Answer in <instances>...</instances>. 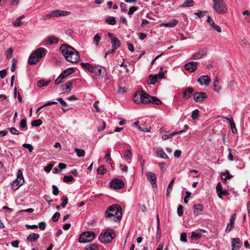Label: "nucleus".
<instances>
[{"mask_svg": "<svg viewBox=\"0 0 250 250\" xmlns=\"http://www.w3.org/2000/svg\"><path fill=\"white\" fill-rule=\"evenodd\" d=\"M111 43L112 47L114 48V49H117L121 45L120 41L116 37L115 38H113V39L111 40Z\"/></svg>", "mask_w": 250, "mask_h": 250, "instance_id": "34", "label": "nucleus"}, {"mask_svg": "<svg viewBox=\"0 0 250 250\" xmlns=\"http://www.w3.org/2000/svg\"><path fill=\"white\" fill-rule=\"evenodd\" d=\"M95 237L94 232L91 231H85L82 233L79 238V242L81 243H85L92 241Z\"/></svg>", "mask_w": 250, "mask_h": 250, "instance_id": "9", "label": "nucleus"}, {"mask_svg": "<svg viewBox=\"0 0 250 250\" xmlns=\"http://www.w3.org/2000/svg\"><path fill=\"white\" fill-rule=\"evenodd\" d=\"M148 99H149V101H148V104L152 103L156 105H160L162 104V102L158 98L156 97L151 96L148 95Z\"/></svg>", "mask_w": 250, "mask_h": 250, "instance_id": "23", "label": "nucleus"}, {"mask_svg": "<svg viewBox=\"0 0 250 250\" xmlns=\"http://www.w3.org/2000/svg\"><path fill=\"white\" fill-rule=\"evenodd\" d=\"M6 70L5 69H3L0 71V77L1 79H3L6 76Z\"/></svg>", "mask_w": 250, "mask_h": 250, "instance_id": "63", "label": "nucleus"}, {"mask_svg": "<svg viewBox=\"0 0 250 250\" xmlns=\"http://www.w3.org/2000/svg\"><path fill=\"white\" fill-rule=\"evenodd\" d=\"M57 101L63 106H66L67 104L63 100L62 98H58L57 99Z\"/></svg>", "mask_w": 250, "mask_h": 250, "instance_id": "62", "label": "nucleus"}, {"mask_svg": "<svg viewBox=\"0 0 250 250\" xmlns=\"http://www.w3.org/2000/svg\"><path fill=\"white\" fill-rule=\"evenodd\" d=\"M62 202L61 206L62 208H64L68 203L67 197L65 195H63L62 198Z\"/></svg>", "mask_w": 250, "mask_h": 250, "instance_id": "44", "label": "nucleus"}, {"mask_svg": "<svg viewBox=\"0 0 250 250\" xmlns=\"http://www.w3.org/2000/svg\"><path fill=\"white\" fill-rule=\"evenodd\" d=\"M197 66V62H191L185 65V68L189 72H193L195 71Z\"/></svg>", "mask_w": 250, "mask_h": 250, "instance_id": "15", "label": "nucleus"}, {"mask_svg": "<svg viewBox=\"0 0 250 250\" xmlns=\"http://www.w3.org/2000/svg\"><path fill=\"white\" fill-rule=\"evenodd\" d=\"M48 84V82L44 81V80L40 81L38 83V85L39 87H43L44 86H46Z\"/></svg>", "mask_w": 250, "mask_h": 250, "instance_id": "51", "label": "nucleus"}, {"mask_svg": "<svg viewBox=\"0 0 250 250\" xmlns=\"http://www.w3.org/2000/svg\"><path fill=\"white\" fill-rule=\"evenodd\" d=\"M52 188H53V194L54 195H57L59 193V190L57 187L55 185L52 186Z\"/></svg>", "mask_w": 250, "mask_h": 250, "instance_id": "58", "label": "nucleus"}, {"mask_svg": "<svg viewBox=\"0 0 250 250\" xmlns=\"http://www.w3.org/2000/svg\"><path fill=\"white\" fill-rule=\"evenodd\" d=\"M206 54V51L205 50H199L198 52L194 54L191 57L192 59L198 60Z\"/></svg>", "mask_w": 250, "mask_h": 250, "instance_id": "24", "label": "nucleus"}, {"mask_svg": "<svg viewBox=\"0 0 250 250\" xmlns=\"http://www.w3.org/2000/svg\"><path fill=\"white\" fill-rule=\"evenodd\" d=\"M115 236L114 231L112 229H108L100 234L99 239L102 243H108L111 242Z\"/></svg>", "mask_w": 250, "mask_h": 250, "instance_id": "6", "label": "nucleus"}, {"mask_svg": "<svg viewBox=\"0 0 250 250\" xmlns=\"http://www.w3.org/2000/svg\"><path fill=\"white\" fill-rule=\"evenodd\" d=\"M225 118L229 122L232 132L234 134L236 133L237 132V130L233 118L231 117H225Z\"/></svg>", "mask_w": 250, "mask_h": 250, "instance_id": "21", "label": "nucleus"}, {"mask_svg": "<svg viewBox=\"0 0 250 250\" xmlns=\"http://www.w3.org/2000/svg\"><path fill=\"white\" fill-rule=\"evenodd\" d=\"M60 214L58 212H55L52 217V219L54 222H56L59 220Z\"/></svg>", "mask_w": 250, "mask_h": 250, "instance_id": "49", "label": "nucleus"}, {"mask_svg": "<svg viewBox=\"0 0 250 250\" xmlns=\"http://www.w3.org/2000/svg\"><path fill=\"white\" fill-rule=\"evenodd\" d=\"M60 50L62 53L66 61L71 63H77L80 61L79 53L73 47L66 44H62Z\"/></svg>", "mask_w": 250, "mask_h": 250, "instance_id": "1", "label": "nucleus"}, {"mask_svg": "<svg viewBox=\"0 0 250 250\" xmlns=\"http://www.w3.org/2000/svg\"><path fill=\"white\" fill-rule=\"evenodd\" d=\"M74 180V178H73V177L71 175H69V176H64L63 177V181L65 183H68V182H72V181H73Z\"/></svg>", "mask_w": 250, "mask_h": 250, "instance_id": "46", "label": "nucleus"}, {"mask_svg": "<svg viewBox=\"0 0 250 250\" xmlns=\"http://www.w3.org/2000/svg\"><path fill=\"white\" fill-rule=\"evenodd\" d=\"M46 50L43 47H40L33 52L30 56L28 63L30 65L36 64L41 59L46 53Z\"/></svg>", "mask_w": 250, "mask_h": 250, "instance_id": "3", "label": "nucleus"}, {"mask_svg": "<svg viewBox=\"0 0 250 250\" xmlns=\"http://www.w3.org/2000/svg\"><path fill=\"white\" fill-rule=\"evenodd\" d=\"M221 88V85L219 84L218 79L216 77L213 83V90L215 92L219 93Z\"/></svg>", "mask_w": 250, "mask_h": 250, "instance_id": "27", "label": "nucleus"}, {"mask_svg": "<svg viewBox=\"0 0 250 250\" xmlns=\"http://www.w3.org/2000/svg\"><path fill=\"white\" fill-rule=\"evenodd\" d=\"M138 129L141 131L149 132L150 131V127H142L140 126H139Z\"/></svg>", "mask_w": 250, "mask_h": 250, "instance_id": "57", "label": "nucleus"}, {"mask_svg": "<svg viewBox=\"0 0 250 250\" xmlns=\"http://www.w3.org/2000/svg\"><path fill=\"white\" fill-rule=\"evenodd\" d=\"M75 151L79 157H82L85 155V151L83 149L76 148L75 149Z\"/></svg>", "mask_w": 250, "mask_h": 250, "instance_id": "39", "label": "nucleus"}, {"mask_svg": "<svg viewBox=\"0 0 250 250\" xmlns=\"http://www.w3.org/2000/svg\"><path fill=\"white\" fill-rule=\"evenodd\" d=\"M207 21L209 22L210 25L212 26V27L214 29L216 30L217 32H222L221 27L216 24L209 16H208Z\"/></svg>", "mask_w": 250, "mask_h": 250, "instance_id": "20", "label": "nucleus"}, {"mask_svg": "<svg viewBox=\"0 0 250 250\" xmlns=\"http://www.w3.org/2000/svg\"><path fill=\"white\" fill-rule=\"evenodd\" d=\"M125 154L124 155V159L127 164L131 163V160L132 157V153L131 150H127L125 151Z\"/></svg>", "mask_w": 250, "mask_h": 250, "instance_id": "22", "label": "nucleus"}, {"mask_svg": "<svg viewBox=\"0 0 250 250\" xmlns=\"http://www.w3.org/2000/svg\"><path fill=\"white\" fill-rule=\"evenodd\" d=\"M53 165L52 164H49L44 168V171L46 172H49L52 169Z\"/></svg>", "mask_w": 250, "mask_h": 250, "instance_id": "61", "label": "nucleus"}, {"mask_svg": "<svg viewBox=\"0 0 250 250\" xmlns=\"http://www.w3.org/2000/svg\"><path fill=\"white\" fill-rule=\"evenodd\" d=\"M82 67L86 69L89 72L93 73L95 76H100L102 74V69L98 65L81 62Z\"/></svg>", "mask_w": 250, "mask_h": 250, "instance_id": "5", "label": "nucleus"}, {"mask_svg": "<svg viewBox=\"0 0 250 250\" xmlns=\"http://www.w3.org/2000/svg\"><path fill=\"white\" fill-rule=\"evenodd\" d=\"M146 177L149 182L152 185L153 188H157L156 176L155 173L148 171L146 173Z\"/></svg>", "mask_w": 250, "mask_h": 250, "instance_id": "12", "label": "nucleus"}, {"mask_svg": "<svg viewBox=\"0 0 250 250\" xmlns=\"http://www.w3.org/2000/svg\"><path fill=\"white\" fill-rule=\"evenodd\" d=\"M22 146L26 148H27L30 152H31L33 150V147L31 144H24Z\"/></svg>", "mask_w": 250, "mask_h": 250, "instance_id": "54", "label": "nucleus"}, {"mask_svg": "<svg viewBox=\"0 0 250 250\" xmlns=\"http://www.w3.org/2000/svg\"><path fill=\"white\" fill-rule=\"evenodd\" d=\"M20 126L22 128H25L27 126L26 119H23L20 123Z\"/></svg>", "mask_w": 250, "mask_h": 250, "instance_id": "59", "label": "nucleus"}, {"mask_svg": "<svg viewBox=\"0 0 250 250\" xmlns=\"http://www.w3.org/2000/svg\"><path fill=\"white\" fill-rule=\"evenodd\" d=\"M99 248L98 246L95 244H92L89 246L85 248V250H98Z\"/></svg>", "mask_w": 250, "mask_h": 250, "instance_id": "42", "label": "nucleus"}, {"mask_svg": "<svg viewBox=\"0 0 250 250\" xmlns=\"http://www.w3.org/2000/svg\"><path fill=\"white\" fill-rule=\"evenodd\" d=\"M194 1L192 0H186L184 3L181 5V7H190L193 5Z\"/></svg>", "mask_w": 250, "mask_h": 250, "instance_id": "38", "label": "nucleus"}, {"mask_svg": "<svg viewBox=\"0 0 250 250\" xmlns=\"http://www.w3.org/2000/svg\"><path fill=\"white\" fill-rule=\"evenodd\" d=\"M157 79L158 77L157 75H155L154 76H150V83L155 84L157 83Z\"/></svg>", "mask_w": 250, "mask_h": 250, "instance_id": "47", "label": "nucleus"}, {"mask_svg": "<svg viewBox=\"0 0 250 250\" xmlns=\"http://www.w3.org/2000/svg\"><path fill=\"white\" fill-rule=\"evenodd\" d=\"M121 210V207L118 205H113L109 207L105 212L106 218L115 222H119L122 218Z\"/></svg>", "mask_w": 250, "mask_h": 250, "instance_id": "2", "label": "nucleus"}, {"mask_svg": "<svg viewBox=\"0 0 250 250\" xmlns=\"http://www.w3.org/2000/svg\"><path fill=\"white\" fill-rule=\"evenodd\" d=\"M102 37V34L101 33H98L94 36L93 39V42L96 46H98L99 42L101 39Z\"/></svg>", "mask_w": 250, "mask_h": 250, "instance_id": "35", "label": "nucleus"}, {"mask_svg": "<svg viewBox=\"0 0 250 250\" xmlns=\"http://www.w3.org/2000/svg\"><path fill=\"white\" fill-rule=\"evenodd\" d=\"M110 186L111 188L115 189H121L124 187V183L122 180L114 179L111 181Z\"/></svg>", "mask_w": 250, "mask_h": 250, "instance_id": "11", "label": "nucleus"}, {"mask_svg": "<svg viewBox=\"0 0 250 250\" xmlns=\"http://www.w3.org/2000/svg\"><path fill=\"white\" fill-rule=\"evenodd\" d=\"M202 237V234L199 232H192L191 235L192 239L198 240Z\"/></svg>", "mask_w": 250, "mask_h": 250, "instance_id": "40", "label": "nucleus"}, {"mask_svg": "<svg viewBox=\"0 0 250 250\" xmlns=\"http://www.w3.org/2000/svg\"><path fill=\"white\" fill-rule=\"evenodd\" d=\"M52 12L54 17L68 16L70 14V12L69 11H65L61 10H56Z\"/></svg>", "mask_w": 250, "mask_h": 250, "instance_id": "17", "label": "nucleus"}, {"mask_svg": "<svg viewBox=\"0 0 250 250\" xmlns=\"http://www.w3.org/2000/svg\"><path fill=\"white\" fill-rule=\"evenodd\" d=\"M105 22L110 25H115L116 23V21L114 17L109 16L105 20Z\"/></svg>", "mask_w": 250, "mask_h": 250, "instance_id": "36", "label": "nucleus"}, {"mask_svg": "<svg viewBox=\"0 0 250 250\" xmlns=\"http://www.w3.org/2000/svg\"><path fill=\"white\" fill-rule=\"evenodd\" d=\"M213 8L219 14H224L227 12V5L224 0H212Z\"/></svg>", "mask_w": 250, "mask_h": 250, "instance_id": "4", "label": "nucleus"}, {"mask_svg": "<svg viewBox=\"0 0 250 250\" xmlns=\"http://www.w3.org/2000/svg\"><path fill=\"white\" fill-rule=\"evenodd\" d=\"M106 168H104V166H100L97 169V172L99 174H104L106 172Z\"/></svg>", "mask_w": 250, "mask_h": 250, "instance_id": "45", "label": "nucleus"}, {"mask_svg": "<svg viewBox=\"0 0 250 250\" xmlns=\"http://www.w3.org/2000/svg\"><path fill=\"white\" fill-rule=\"evenodd\" d=\"M104 159L107 162L111 160L110 151L109 150L106 151Z\"/></svg>", "mask_w": 250, "mask_h": 250, "instance_id": "53", "label": "nucleus"}, {"mask_svg": "<svg viewBox=\"0 0 250 250\" xmlns=\"http://www.w3.org/2000/svg\"><path fill=\"white\" fill-rule=\"evenodd\" d=\"M241 245L242 243L239 238H236L232 239L231 243L232 250H238L241 247Z\"/></svg>", "mask_w": 250, "mask_h": 250, "instance_id": "18", "label": "nucleus"}, {"mask_svg": "<svg viewBox=\"0 0 250 250\" xmlns=\"http://www.w3.org/2000/svg\"><path fill=\"white\" fill-rule=\"evenodd\" d=\"M44 41L47 44L51 45L57 43L58 42V39L54 36H50L46 38Z\"/></svg>", "mask_w": 250, "mask_h": 250, "instance_id": "25", "label": "nucleus"}, {"mask_svg": "<svg viewBox=\"0 0 250 250\" xmlns=\"http://www.w3.org/2000/svg\"><path fill=\"white\" fill-rule=\"evenodd\" d=\"M40 237L39 234L35 233L30 234L27 238V241L32 242L37 241Z\"/></svg>", "mask_w": 250, "mask_h": 250, "instance_id": "29", "label": "nucleus"}, {"mask_svg": "<svg viewBox=\"0 0 250 250\" xmlns=\"http://www.w3.org/2000/svg\"><path fill=\"white\" fill-rule=\"evenodd\" d=\"M197 81L202 85L203 84L208 85L211 82V79L210 77L208 75H203L200 76L198 79Z\"/></svg>", "mask_w": 250, "mask_h": 250, "instance_id": "14", "label": "nucleus"}, {"mask_svg": "<svg viewBox=\"0 0 250 250\" xmlns=\"http://www.w3.org/2000/svg\"><path fill=\"white\" fill-rule=\"evenodd\" d=\"M156 153L161 157L165 159H168L167 155L164 152L163 149L162 148H156L155 149Z\"/></svg>", "mask_w": 250, "mask_h": 250, "instance_id": "26", "label": "nucleus"}, {"mask_svg": "<svg viewBox=\"0 0 250 250\" xmlns=\"http://www.w3.org/2000/svg\"><path fill=\"white\" fill-rule=\"evenodd\" d=\"M180 240L184 242H187V233L186 232H183L181 233L180 236Z\"/></svg>", "mask_w": 250, "mask_h": 250, "instance_id": "55", "label": "nucleus"}, {"mask_svg": "<svg viewBox=\"0 0 250 250\" xmlns=\"http://www.w3.org/2000/svg\"><path fill=\"white\" fill-rule=\"evenodd\" d=\"M178 21L176 20L173 19L169 21L167 23H164L161 24V26H166V27H174L178 23Z\"/></svg>", "mask_w": 250, "mask_h": 250, "instance_id": "31", "label": "nucleus"}, {"mask_svg": "<svg viewBox=\"0 0 250 250\" xmlns=\"http://www.w3.org/2000/svg\"><path fill=\"white\" fill-rule=\"evenodd\" d=\"M236 218L235 214H232L230 216L229 220V223L226 229V232H229L234 227V221Z\"/></svg>", "mask_w": 250, "mask_h": 250, "instance_id": "16", "label": "nucleus"}, {"mask_svg": "<svg viewBox=\"0 0 250 250\" xmlns=\"http://www.w3.org/2000/svg\"><path fill=\"white\" fill-rule=\"evenodd\" d=\"M193 97L196 102H202L207 98V95L203 92H200L195 93Z\"/></svg>", "mask_w": 250, "mask_h": 250, "instance_id": "13", "label": "nucleus"}, {"mask_svg": "<svg viewBox=\"0 0 250 250\" xmlns=\"http://www.w3.org/2000/svg\"><path fill=\"white\" fill-rule=\"evenodd\" d=\"M10 133L13 135H19L20 132L15 127H11L9 129Z\"/></svg>", "mask_w": 250, "mask_h": 250, "instance_id": "52", "label": "nucleus"}, {"mask_svg": "<svg viewBox=\"0 0 250 250\" xmlns=\"http://www.w3.org/2000/svg\"><path fill=\"white\" fill-rule=\"evenodd\" d=\"M233 176L230 174L229 171H227L225 173H221V177L224 183H226L227 180L231 179Z\"/></svg>", "mask_w": 250, "mask_h": 250, "instance_id": "32", "label": "nucleus"}, {"mask_svg": "<svg viewBox=\"0 0 250 250\" xmlns=\"http://www.w3.org/2000/svg\"><path fill=\"white\" fill-rule=\"evenodd\" d=\"M12 53H13V49L12 48H9L7 50V51L6 52V54L7 59H10L11 58Z\"/></svg>", "mask_w": 250, "mask_h": 250, "instance_id": "50", "label": "nucleus"}, {"mask_svg": "<svg viewBox=\"0 0 250 250\" xmlns=\"http://www.w3.org/2000/svg\"><path fill=\"white\" fill-rule=\"evenodd\" d=\"M199 115V111L198 109H195L192 112L191 117L193 120L196 119Z\"/></svg>", "mask_w": 250, "mask_h": 250, "instance_id": "43", "label": "nucleus"}, {"mask_svg": "<svg viewBox=\"0 0 250 250\" xmlns=\"http://www.w3.org/2000/svg\"><path fill=\"white\" fill-rule=\"evenodd\" d=\"M184 130H181V131H177V132H173V133H170V134H165V135H163L162 136V139L163 140H166L167 139H170L171 138H172V137H173L174 136L176 135H177V134H181L183 132H184Z\"/></svg>", "mask_w": 250, "mask_h": 250, "instance_id": "30", "label": "nucleus"}, {"mask_svg": "<svg viewBox=\"0 0 250 250\" xmlns=\"http://www.w3.org/2000/svg\"><path fill=\"white\" fill-rule=\"evenodd\" d=\"M137 10L136 7L132 6L129 9V11L128 12V14L130 16L132 15L134 12H135Z\"/></svg>", "mask_w": 250, "mask_h": 250, "instance_id": "56", "label": "nucleus"}, {"mask_svg": "<svg viewBox=\"0 0 250 250\" xmlns=\"http://www.w3.org/2000/svg\"><path fill=\"white\" fill-rule=\"evenodd\" d=\"M177 214L179 216H182L183 215V207L181 205H179L178 207Z\"/></svg>", "mask_w": 250, "mask_h": 250, "instance_id": "48", "label": "nucleus"}, {"mask_svg": "<svg viewBox=\"0 0 250 250\" xmlns=\"http://www.w3.org/2000/svg\"><path fill=\"white\" fill-rule=\"evenodd\" d=\"M24 17V16L22 15L19 18H18L16 20H15L13 22V25L14 26H19L22 24V22L21 21V20L23 19Z\"/></svg>", "mask_w": 250, "mask_h": 250, "instance_id": "37", "label": "nucleus"}, {"mask_svg": "<svg viewBox=\"0 0 250 250\" xmlns=\"http://www.w3.org/2000/svg\"><path fill=\"white\" fill-rule=\"evenodd\" d=\"M193 91V89L191 87H189L185 89L183 92L184 98L186 99L190 98Z\"/></svg>", "mask_w": 250, "mask_h": 250, "instance_id": "28", "label": "nucleus"}, {"mask_svg": "<svg viewBox=\"0 0 250 250\" xmlns=\"http://www.w3.org/2000/svg\"><path fill=\"white\" fill-rule=\"evenodd\" d=\"M72 86V83L71 82H67L65 84H63L61 86V90L62 91L66 92L67 90H68L69 92L71 90V87Z\"/></svg>", "mask_w": 250, "mask_h": 250, "instance_id": "33", "label": "nucleus"}, {"mask_svg": "<svg viewBox=\"0 0 250 250\" xmlns=\"http://www.w3.org/2000/svg\"><path fill=\"white\" fill-rule=\"evenodd\" d=\"M74 70L72 68H69L64 70L55 80V83L58 84L62 83L68 76L73 73Z\"/></svg>", "mask_w": 250, "mask_h": 250, "instance_id": "10", "label": "nucleus"}, {"mask_svg": "<svg viewBox=\"0 0 250 250\" xmlns=\"http://www.w3.org/2000/svg\"><path fill=\"white\" fill-rule=\"evenodd\" d=\"M148 94L141 91L136 92L133 97L134 102L137 104H148L149 99H148Z\"/></svg>", "mask_w": 250, "mask_h": 250, "instance_id": "7", "label": "nucleus"}, {"mask_svg": "<svg viewBox=\"0 0 250 250\" xmlns=\"http://www.w3.org/2000/svg\"><path fill=\"white\" fill-rule=\"evenodd\" d=\"M42 124V121L41 119L35 120L31 122V125L33 126H39Z\"/></svg>", "mask_w": 250, "mask_h": 250, "instance_id": "41", "label": "nucleus"}, {"mask_svg": "<svg viewBox=\"0 0 250 250\" xmlns=\"http://www.w3.org/2000/svg\"><path fill=\"white\" fill-rule=\"evenodd\" d=\"M24 182L22 172L19 169L17 172V178L11 184V188L13 190L18 189Z\"/></svg>", "mask_w": 250, "mask_h": 250, "instance_id": "8", "label": "nucleus"}, {"mask_svg": "<svg viewBox=\"0 0 250 250\" xmlns=\"http://www.w3.org/2000/svg\"><path fill=\"white\" fill-rule=\"evenodd\" d=\"M182 152L180 150H176L174 151V155L176 158H179L181 156Z\"/></svg>", "mask_w": 250, "mask_h": 250, "instance_id": "64", "label": "nucleus"}, {"mask_svg": "<svg viewBox=\"0 0 250 250\" xmlns=\"http://www.w3.org/2000/svg\"><path fill=\"white\" fill-rule=\"evenodd\" d=\"M203 208L204 207L202 204H198L197 205H194L193 206V208L195 209L193 212L194 215L195 216H197L198 215L201 214L202 213Z\"/></svg>", "mask_w": 250, "mask_h": 250, "instance_id": "19", "label": "nucleus"}, {"mask_svg": "<svg viewBox=\"0 0 250 250\" xmlns=\"http://www.w3.org/2000/svg\"><path fill=\"white\" fill-rule=\"evenodd\" d=\"M105 126H106L105 123L104 121H102L101 122V127L99 126L98 127V129H97L98 131H101L104 130L105 129Z\"/></svg>", "mask_w": 250, "mask_h": 250, "instance_id": "60", "label": "nucleus"}]
</instances>
